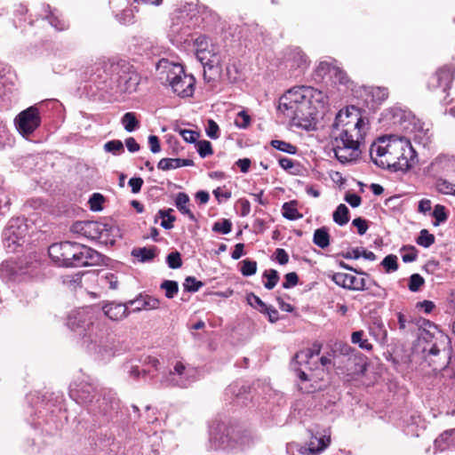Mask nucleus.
<instances>
[{"label": "nucleus", "instance_id": "f03ea898", "mask_svg": "<svg viewBox=\"0 0 455 455\" xmlns=\"http://www.w3.org/2000/svg\"><path fill=\"white\" fill-rule=\"evenodd\" d=\"M373 163L394 171H407L416 157V153L405 137L388 135L379 138L370 148Z\"/></svg>", "mask_w": 455, "mask_h": 455}, {"label": "nucleus", "instance_id": "13d9d810", "mask_svg": "<svg viewBox=\"0 0 455 455\" xmlns=\"http://www.w3.org/2000/svg\"><path fill=\"white\" fill-rule=\"evenodd\" d=\"M251 118L244 111L237 114L235 119V124L239 128H246L250 124Z\"/></svg>", "mask_w": 455, "mask_h": 455}, {"label": "nucleus", "instance_id": "f8f14e48", "mask_svg": "<svg viewBox=\"0 0 455 455\" xmlns=\"http://www.w3.org/2000/svg\"><path fill=\"white\" fill-rule=\"evenodd\" d=\"M96 387L84 379H76L69 386V395L76 403L91 406L97 395Z\"/></svg>", "mask_w": 455, "mask_h": 455}, {"label": "nucleus", "instance_id": "4d7b16f0", "mask_svg": "<svg viewBox=\"0 0 455 455\" xmlns=\"http://www.w3.org/2000/svg\"><path fill=\"white\" fill-rule=\"evenodd\" d=\"M124 368L127 371L129 377H131L134 379H139L140 375L144 376L147 374L146 370L140 371V369L137 365H132V364L127 363L124 365Z\"/></svg>", "mask_w": 455, "mask_h": 455}, {"label": "nucleus", "instance_id": "b1692460", "mask_svg": "<svg viewBox=\"0 0 455 455\" xmlns=\"http://www.w3.org/2000/svg\"><path fill=\"white\" fill-rule=\"evenodd\" d=\"M225 427L218 424L210 429V441L215 449L220 448L227 441V435L224 433Z\"/></svg>", "mask_w": 455, "mask_h": 455}, {"label": "nucleus", "instance_id": "0eeeda50", "mask_svg": "<svg viewBox=\"0 0 455 455\" xmlns=\"http://www.w3.org/2000/svg\"><path fill=\"white\" fill-rule=\"evenodd\" d=\"M201 5L199 0H180L172 13V32L188 35L191 30L196 29Z\"/></svg>", "mask_w": 455, "mask_h": 455}, {"label": "nucleus", "instance_id": "49530a36", "mask_svg": "<svg viewBox=\"0 0 455 455\" xmlns=\"http://www.w3.org/2000/svg\"><path fill=\"white\" fill-rule=\"evenodd\" d=\"M104 149L114 155H119L124 152V145L121 140H110L104 145Z\"/></svg>", "mask_w": 455, "mask_h": 455}, {"label": "nucleus", "instance_id": "c9c22d12", "mask_svg": "<svg viewBox=\"0 0 455 455\" xmlns=\"http://www.w3.org/2000/svg\"><path fill=\"white\" fill-rule=\"evenodd\" d=\"M263 277L267 279L264 283L265 288L272 290L279 280V275L276 270L269 269L264 272Z\"/></svg>", "mask_w": 455, "mask_h": 455}, {"label": "nucleus", "instance_id": "bf43d9fd", "mask_svg": "<svg viewBox=\"0 0 455 455\" xmlns=\"http://www.w3.org/2000/svg\"><path fill=\"white\" fill-rule=\"evenodd\" d=\"M247 300L251 306L258 307L260 312L267 308V304H265L258 296L252 293L248 295Z\"/></svg>", "mask_w": 455, "mask_h": 455}, {"label": "nucleus", "instance_id": "58836bf2", "mask_svg": "<svg viewBox=\"0 0 455 455\" xmlns=\"http://www.w3.org/2000/svg\"><path fill=\"white\" fill-rule=\"evenodd\" d=\"M401 257L403 262H413L417 259V250L414 246H403L400 250Z\"/></svg>", "mask_w": 455, "mask_h": 455}, {"label": "nucleus", "instance_id": "a19ab883", "mask_svg": "<svg viewBox=\"0 0 455 455\" xmlns=\"http://www.w3.org/2000/svg\"><path fill=\"white\" fill-rule=\"evenodd\" d=\"M363 332L362 331L353 332L351 336L352 342L358 344L363 349L371 350L372 348L371 344L367 339H363Z\"/></svg>", "mask_w": 455, "mask_h": 455}, {"label": "nucleus", "instance_id": "052dcab7", "mask_svg": "<svg viewBox=\"0 0 455 455\" xmlns=\"http://www.w3.org/2000/svg\"><path fill=\"white\" fill-rule=\"evenodd\" d=\"M180 134L181 135L185 141L190 143L196 142V140L199 138V133L192 130H180Z\"/></svg>", "mask_w": 455, "mask_h": 455}, {"label": "nucleus", "instance_id": "c85d7f7f", "mask_svg": "<svg viewBox=\"0 0 455 455\" xmlns=\"http://www.w3.org/2000/svg\"><path fill=\"white\" fill-rule=\"evenodd\" d=\"M333 221L339 225L344 226L349 221V210L348 208L341 204H339L337 209L334 211L333 215Z\"/></svg>", "mask_w": 455, "mask_h": 455}, {"label": "nucleus", "instance_id": "bb28decb", "mask_svg": "<svg viewBox=\"0 0 455 455\" xmlns=\"http://www.w3.org/2000/svg\"><path fill=\"white\" fill-rule=\"evenodd\" d=\"M437 165L443 172L455 174V156H441L433 164Z\"/></svg>", "mask_w": 455, "mask_h": 455}, {"label": "nucleus", "instance_id": "f257e3e1", "mask_svg": "<svg viewBox=\"0 0 455 455\" xmlns=\"http://www.w3.org/2000/svg\"><path fill=\"white\" fill-rule=\"evenodd\" d=\"M369 129V120L358 108L349 106L338 112L332 124V135L333 151L340 163H352L358 159L360 146Z\"/></svg>", "mask_w": 455, "mask_h": 455}, {"label": "nucleus", "instance_id": "7ed1b4c3", "mask_svg": "<svg viewBox=\"0 0 455 455\" xmlns=\"http://www.w3.org/2000/svg\"><path fill=\"white\" fill-rule=\"evenodd\" d=\"M68 327L82 335L83 342L92 351L102 353L111 348L113 338L108 324L91 308H80L72 312L67 322Z\"/></svg>", "mask_w": 455, "mask_h": 455}, {"label": "nucleus", "instance_id": "2f4dec72", "mask_svg": "<svg viewBox=\"0 0 455 455\" xmlns=\"http://www.w3.org/2000/svg\"><path fill=\"white\" fill-rule=\"evenodd\" d=\"M437 191L443 195L455 196V183L445 179H438L435 182Z\"/></svg>", "mask_w": 455, "mask_h": 455}, {"label": "nucleus", "instance_id": "aec40b11", "mask_svg": "<svg viewBox=\"0 0 455 455\" xmlns=\"http://www.w3.org/2000/svg\"><path fill=\"white\" fill-rule=\"evenodd\" d=\"M128 302L125 304L110 302L103 306L102 310L110 320L120 321L128 315Z\"/></svg>", "mask_w": 455, "mask_h": 455}, {"label": "nucleus", "instance_id": "864d4df0", "mask_svg": "<svg viewBox=\"0 0 455 455\" xmlns=\"http://www.w3.org/2000/svg\"><path fill=\"white\" fill-rule=\"evenodd\" d=\"M167 264L171 268H178L182 265L180 254L178 251L171 252L167 256Z\"/></svg>", "mask_w": 455, "mask_h": 455}, {"label": "nucleus", "instance_id": "c756f323", "mask_svg": "<svg viewBox=\"0 0 455 455\" xmlns=\"http://www.w3.org/2000/svg\"><path fill=\"white\" fill-rule=\"evenodd\" d=\"M132 255L137 258L141 262L150 261L156 257V248H138L133 249L132 251Z\"/></svg>", "mask_w": 455, "mask_h": 455}, {"label": "nucleus", "instance_id": "5701e85b", "mask_svg": "<svg viewBox=\"0 0 455 455\" xmlns=\"http://www.w3.org/2000/svg\"><path fill=\"white\" fill-rule=\"evenodd\" d=\"M46 19L52 27L56 30H64L68 28L67 21L63 19L62 14L57 9H52L50 5H47L45 9Z\"/></svg>", "mask_w": 455, "mask_h": 455}, {"label": "nucleus", "instance_id": "6ab92c4d", "mask_svg": "<svg viewBox=\"0 0 455 455\" xmlns=\"http://www.w3.org/2000/svg\"><path fill=\"white\" fill-rule=\"evenodd\" d=\"M128 306L132 308L133 312L152 310L159 307L160 301L158 299L148 295H140L135 299L129 300Z\"/></svg>", "mask_w": 455, "mask_h": 455}, {"label": "nucleus", "instance_id": "e2e57ef3", "mask_svg": "<svg viewBox=\"0 0 455 455\" xmlns=\"http://www.w3.org/2000/svg\"><path fill=\"white\" fill-rule=\"evenodd\" d=\"M352 224L357 228L358 234L361 235H364L368 229L366 220L362 218L355 219Z\"/></svg>", "mask_w": 455, "mask_h": 455}, {"label": "nucleus", "instance_id": "4c0bfd02", "mask_svg": "<svg viewBox=\"0 0 455 455\" xmlns=\"http://www.w3.org/2000/svg\"><path fill=\"white\" fill-rule=\"evenodd\" d=\"M435 243L434 235L430 234L427 229H422L417 238V243L425 248L430 247Z\"/></svg>", "mask_w": 455, "mask_h": 455}, {"label": "nucleus", "instance_id": "a878e982", "mask_svg": "<svg viewBox=\"0 0 455 455\" xmlns=\"http://www.w3.org/2000/svg\"><path fill=\"white\" fill-rule=\"evenodd\" d=\"M175 205L177 209L189 220H195V216L189 208V197L187 194L180 192L176 196Z\"/></svg>", "mask_w": 455, "mask_h": 455}, {"label": "nucleus", "instance_id": "79ce46f5", "mask_svg": "<svg viewBox=\"0 0 455 455\" xmlns=\"http://www.w3.org/2000/svg\"><path fill=\"white\" fill-rule=\"evenodd\" d=\"M381 265L387 273L395 272L398 269L397 257L393 254L387 255L382 260Z\"/></svg>", "mask_w": 455, "mask_h": 455}, {"label": "nucleus", "instance_id": "5fc2aeb1", "mask_svg": "<svg viewBox=\"0 0 455 455\" xmlns=\"http://www.w3.org/2000/svg\"><path fill=\"white\" fill-rule=\"evenodd\" d=\"M424 283L423 277L419 274H413L410 277L409 289L411 291H417L420 286Z\"/></svg>", "mask_w": 455, "mask_h": 455}, {"label": "nucleus", "instance_id": "cd10ccee", "mask_svg": "<svg viewBox=\"0 0 455 455\" xmlns=\"http://www.w3.org/2000/svg\"><path fill=\"white\" fill-rule=\"evenodd\" d=\"M313 242L318 247L324 249L330 244V235L328 228L323 227L318 228L314 233Z\"/></svg>", "mask_w": 455, "mask_h": 455}, {"label": "nucleus", "instance_id": "6e6552de", "mask_svg": "<svg viewBox=\"0 0 455 455\" xmlns=\"http://www.w3.org/2000/svg\"><path fill=\"white\" fill-rule=\"evenodd\" d=\"M71 231L90 239H99L105 243H114L115 228L101 221H77L71 227Z\"/></svg>", "mask_w": 455, "mask_h": 455}, {"label": "nucleus", "instance_id": "412c9836", "mask_svg": "<svg viewBox=\"0 0 455 455\" xmlns=\"http://www.w3.org/2000/svg\"><path fill=\"white\" fill-rule=\"evenodd\" d=\"M139 84V76L136 72L131 71L125 73L119 76L118 79V86L121 91L124 92H132L137 90V86Z\"/></svg>", "mask_w": 455, "mask_h": 455}, {"label": "nucleus", "instance_id": "393cba45", "mask_svg": "<svg viewBox=\"0 0 455 455\" xmlns=\"http://www.w3.org/2000/svg\"><path fill=\"white\" fill-rule=\"evenodd\" d=\"M25 227L16 226L14 223H11L5 230V236L9 242L20 245V240L25 235Z\"/></svg>", "mask_w": 455, "mask_h": 455}, {"label": "nucleus", "instance_id": "ddd939ff", "mask_svg": "<svg viewBox=\"0 0 455 455\" xmlns=\"http://www.w3.org/2000/svg\"><path fill=\"white\" fill-rule=\"evenodd\" d=\"M97 396L91 405L92 411L107 415L119 409V399L113 390L103 388L97 393Z\"/></svg>", "mask_w": 455, "mask_h": 455}, {"label": "nucleus", "instance_id": "c03bdc74", "mask_svg": "<svg viewBox=\"0 0 455 455\" xmlns=\"http://www.w3.org/2000/svg\"><path fill=\"white\" fill-rule=\"evenodd\" d=\"M158 169L168 171L179 168V158H163L158 162Z\"/></svg>", "mask_w": 455, "mask_h": 455}, {"label": "nucleus", "instance_id": "f3484780", "mask_svg": "<svg viewBox=\"0 0 455 455\" xmlns=\"http://www.w3.org/2000/svg\"><path fill=\"white\" fill-rule=\"evenodd\" d=\"M220 21L219 14L205 4L201 5L196 22V28H212Z\"/></svg>", "mask_w": 455, "mask_h": 455}, {"label": "nucleus", "instance_id": "3c124183", "mask_svg": "<svg viewBox=\"0 0 455 455\" xmlns=\"http://www.w3.org/2000/svg\"><path fill=\"white\" fill-rule=\"evenodd\" d=\"M433 216L435 219V225H438L441 222H444L447 220L445 207L441 204L435 205L433 212Z\"/></svg>", "mask_w": 455, "mask_h": 455}, {"label": "nucleus", "instance_id": "f704fd0d", "mask_svg": "<svg viewBox=\"0 0 455 455\" xmlns=\"http://www.w3.org/2000/svg\"><path fill=\"white\" fill-rule=\"evenodd\" d=\"M160 287L164 291L165 296L168 299H172L179 291L178 283L171 280L164 281Z\"/></svg>", "mask_w": 455, "mask_h": 455}, {"label": "nucleus", "instance_id": "ea45409f", "mask_svg": "<svg viewBox=\"0 0 455 455\" xmlns=\"http://www.w3.org/2000/svg\"><path fill=\"white\" fill-rule=\"evenodd\" d=\"M271 146L282 152H285L291 155L295 154L297 151L295 146L283 140H274L271 141Z\"/></svg>", "mask_w": 455, "mask_h": 455}, {"label": "nucleus", "instance_id": "603ef678", "mask_svg": "<svg viewBox=\"0 0 455 455\" xmlns=\"http://www.w3.org/2000/svg\"><path fill=\"white\" fill-rule=\"evenodd\" d=\"M219 131L220 129L217 123L212 119L208 120L207 126L205 128L207 136L211 139H218L220 136Z\"/></svg>", "mask_w": 455, "mask_h": 455}, {"label": "nucleus", "instance_id": "dca6fc26", "mask_svg": "<svg viewBox=\"0 0 455 455\" xmlns=\"http://www.w3.org/2000/svg\"><path fill=\"white\" fill-rule=\"evenodd\" d=\"M332 281L346 289L362 291L366 288V279L347 273H336L332 275Z\"/></svg>", "mask_w": 455, "mask_h": 455}, {"label": "nucleus", "instance_id": "9b49d317", "mask_svg": "<svg viewBox=\"0 0 455 455\" xmlns=\"http://www.w3.org/2000/svg\"><path fill=\"white\" fill-rule=\"evenodd\" d=\"M40 124V113L36 106H31L21 111L15 118L16 128L23 136L32 134Z\"/></svg>", "mask_w": 455, "mask_h": 455}, {"label": "nucleus", "instance_id": "423d86ee", "mask_svg": "<svg viewBox=\"0 0 455 455\" xmlns=\"http://www.w3.org/2000/svg\"><path fill=\"white\" fill-rule=\"evenodd\" d=\"M156 69L162 83L168 84L178 96L186 98L193 95L196 79L187 74L180 64L161 60Z\"/></svg>", "mask_w": 455, "mask_h": 455}, {"label": "nucleus", "instance_id": "0e129e2a", "mask_svg": "<svg viewBox=\"0 0 455 455\" xmlns=\"http://www.w3.org/2000/svg\"><path fill=\"white\" fill-rule=\"evenodd\" d=\"M148 144L152 153L156 154L161 151L160 141L157 136L149 135L148 136Z\"/></svg>", "mask_w": 455, "mask_h": 455}, {"label": "nucleus", "instance_id": "e433bc0d", "mask_svg": "<svg viewBox=\"0 0 455 455\" xmlns=\"http://www.w3.org/2000/svg\"><path fill=\"white\" fill-rule=\"evenodd\" d=\"M172 209L167 211H159V215L162 218L161 226L165 229H171L173 227L175 217L172 214Z\"/></svg>", "mask_w": 455, "mask_h": 455}, {"label": "nucleus", "instance_id": "6e6d98bb", "mask_svg": "<svg viewBox=\"0 0 455 455\" xmlns=\"http://www.w3.org/2000/svg\"><path fill=\"white\" fill-rule=\"evenodd\" d=\"M196 51V50H207L213 46L214 44L211 42V40L205 36H198L195 41Z\"/></svg>", "mask_w": 455, "mask_h": 455}, {"label": "nucleus", "instance_id": "473e14b6", "mask_svg": "<svg viewBox=\"0 0 455 455\" xmlns=\"http://www.w3.org/2000/svg\"><path fill=\"white\" fill-rule=\"evenodd\" d=\"M99 284L102 287L116 290L118 287V280L113 273L107 272L100 275Z\"/></svg>", "mask_w": 455, "mask_h": 455}, {"label": "nucleus", "instance_id": "4be33fe9", "mask_svg": "<svg viewBox=\"0 0 455 455\" xmlns=\"http://www.w3.org/2000/svg\"><path fill=\"white\" fill-rule=\"evenodd\" d=\"M435 447L440 451L455 449V428L443 431L435 440Z\"/></svg>", "mask_w": 455, "mask_h": 455}, {"label": "nucleus", "instance_id": "a18cd8bd", "mask_svg": "<svg viewBox=\"0 0 455 455\" xmlns=\"http://www.w3.org/2000/svg\"><path fill=\"white\" fill-rule=\"evenodd\" d=\"M204 283L200 281H197L193 276H188L185 279L183 283L184 289L190 292L197 291L201 287H203Z\"/></svg>", "mask_w": 455, "mask_h": 455}, {"label": "nucleus", "instance_id": "69168bd1", "mask_svg": "<svg viewBox=\"0 0 455 455\" xmlns=\"http://www.w3.org/2000/svg\"><path fill=\"white\" fill-rule=\"evenodd\" d=\"M261 312L267 315L268 320L271 323H275L279 318L278 311L273 307H268L267 305V308L263 309V311H261Z\"/></svg>", "mask_w": 455, "mask_h": 455}, {"label": "nucleus", "instance_id": "37998d69", "mask_svg": "<svg viewBox=\"0 0 455 455\" xmlns=\"http://www.w3.org/2000/svg\"><path fill=\"white\" fill-rule=\"evenodd\" d=\"M241 272L245 276L252 275L257 271V262L251 259H244L241 262Z\"/></svg>", "mask_w": 455, "mask_h": 455}, {"label": "nucleus", "instance_id": "2eb2a0df", "mask_svg": "<svg viewBox=\"0 0 455 455\" xmlns=\"http://www.w3.org/2000/svg\"><path fill=\"white\" fill-rule=\"evenodd\" d=\"M196 58L202 63L204 68V77L206 78V70L208 68L209 70H214L216 74H218L220 70V57L219 55V49L216 45L212 46L211 48L204 51V50H196Z\"/></svg>", "mask_w": 455, "mask_h": 455}, {"label": "nucleus", "instance_id": "8fccbe9b", "mask_svg": "<svg viewBox=\"0 0 455 455\" xmlns=\"http://www.w3.org/2000/svg\"><path fill=\"white\" fill-rule=\"evenodd\" d=\"M103 202V196L99 193H94L89 200L90 207L94 212L100 211L102 209Z\"/></svg>", "mask_w": 455, "mask_h": 455}, {"label": "nucleus", "instance_id": "1a4fd4ad", "mask_svg": "<svg viewBox=\"0 0 455 455\" xmlns=\"http://www.w3.org/2000/svg\"><path fill=\"white\" fill-rule=\"evenodd\" d=\"M315 78L321 80L327 87H336L338 90L342 88H351L352 81L347 73L337 65L322 61L315 70Z\"/></svg>", "mask_w": 455, "mask_h": 455}, {"label": "nucleus", "instance_id": "39448f33", "mask_svg": "<svg viewBox=\"0 0 455 455\" xmlns=\"http://www.w3.org/2000/svg\"><path fill=\"white\" fill-rule=\"evenodd\" d=\"M48 253L55 263L62 267L94 266L101 260V255L95 250L70 242L52 244Z\"/></svg>", "mask_w": 455, "mask_h": 455}, {"label": "nucleus", "instance_id": "20e7f679", "mask_svg": "<svg viewBox=\"0 0 455 455\" xmlns=\"http://www.w3.org/2000/svg\"><path fill=\"white\" fill-rule=\"evenodd\" d=\"M324 95L313 87L299 86L287 91L279 100V110L287 117L308 121L316 115L317 105L323 106Z\"/></svg>", "mask_w": 455, "mask_h": 455}, {"label": "nucleus", "instance_id": "09e8293b", "mask_svg": "<svg viewBox=\"0 0 455 455\" xmlns=\"http://www.w3.org/2000/svg\"><path fill=\"white\" fill-rule=\"evenodd\" d=\"M232 223L228 220L218 221L213 225L212 230L221 234H228L231 232Z\"/></svg>", "mask_w": 455, "mask_h": 455}, {"label": "nucleus", "instance_id": "72a5a7b5", "mask_svg": "<svg viewBox=\"0 0 455 455\" xmlns=\"http://www.w3.org/2000/svg\"><path fill=\"white\" fill-rule=\"evenodd\" d=\"M283 216L288 220H294L301 218L293 203H285L283 205Z\"/></svg>", "mask_w": 455, "mask_h": 455}, {"label": "nucleus", "instance_id": "9d476101", "mask_svg": "<svg viewBox=\"0 0 455 455\" xmlns=\"http://www.w3.org/2000/svg\"><path fill=\"white\" fill-rule=\"evenodd\" d=\"M196 370L187 366L181 362H177L173 371L163 379L165 386H177L187 387L196 379Z\"/></svg>", "mask_w": 455, "mask_h": 455}, {"label": "nucleus", "instance_id": "680f3d73", "mask_svg": "<svg viewBox=\"0 0 455 455\" xmlns=\"http://www.w3.org/2000/svg\"><path fill=\"white\" fill-rule=\"evenodd\" d=\"M299 282L298 275L295 272H291L285 275V282L283 283L284 289H289L295 286Z\"/></svg>", "mask_w": 455, "mask_h": 455}, {"label": "nucleus", "instance_id": "338daca9", "mask_svg": "<svg viewBox=\"0 0 455 455\" xmlns=\"http://www.w3.org/2000/svg\"><path fill=\"white\" fill-rule=\"evenodd\" d=\"M345 201L352 207H357L361 204L362 199L356 194H347L345 196Z\"/></svg>", "mask_w": 455, "mask_h": 455}, {"label": "nucleus", "instance_id": "774afa93", "mask_svg": "<svg viewBox=\"0 0 455 455\" xmlns=\"http://www.w3.org/2000/svg\"><path fill=\"white\" fill-rule=\"evenodd\" d=\"M275 254V259L281 265H284L289 261V256L283 249H281V248L276 249Z\"/></svg>", "mask_w": 455, "mask_h": 455}, {"label": "nucleus", "instance_id": "4468645a", "mask_svg": "<svg viewBox=\"0 0 455 455\" xmlns=\"http://www.w3.org/2000/svg\"><path fill=\"white\" fill-rule=\"evenodd\" d=\"M330 435H312L308 443L301 445L298 451L301 455H319L330 445Z\"/></svg>", "mask_w": 455, "mask_h": 455}, {"label": "nucleus", "instance_id": "7c9ffc66", "mask_svg": "<svg viewBox=\"0 0 455 455\" xmlns=\"http://www.w3.org/2000/svg\"><path fill=\"white\" fill-rule=\"evenodd\" d=\"M121 123L125 131L129 132L135 131L140 126V122L137 118V116L133 112L125 113L121 119Z\"/></svg>", "mask_w": 455, "mask_h": 455}, {"label": "nucleus", "instance_id": "a211bd4d", "mask_svg": "<svg viewBox=\"0 0 455 455\" xmlns=\"http://www.w3.org/2000/svg\"><path fill=\"white\" fill-rule=\"evenodd\" d=\"M453 80V70L451 68L443 67L440 68L431 78L429 86L433 89L441 88L443 92L448 90Z\"/></svg>", "mask_w": 455, "mask_h": 455}, {"label": "nucleus", "instance_id": "de8ad7c7", "mask_svg": "<svg viewBox=\"0 0 455 455\" xmlns=\"http://www.w3.org/2000/svg\"><path fill=\"white\" fill-rule=\"evenodd\" d=\"M197 152L201 157L204 158L212 155V148L211 142L207 140H201L196 145Z\"/></svg>", "mask_w": 455, "mask_h": 455}]
</instances>
